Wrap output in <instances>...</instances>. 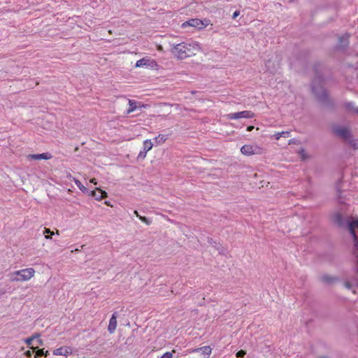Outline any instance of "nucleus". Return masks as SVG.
<instances>
[{
	"instance_id": "cd10ccee",
	"label": "nucleus",
	"mask_w": 358,
	"mask_h": 358,
	"mask_svg": "<svg viewBox=\"0 0 358 358\" xmlns=\"http://www.w3.org/2000/svg\"><path fill=\"white\" fill-rule=\"evenodd\" d=\"M246 354V352L245 350H241L236 352V356L238 358L243 357Z\"/></svg>"
},
{
	"instance_id": "f3484780",
	"label": "nucleus",
	"mask_w": 358,
	"mask_h": 358,
	"mask_svg": "<svg viewBox=\"0 0 358 358\" xmlns=\"http://www.w3.org/2000/svg\"><path fill=\"white\" fill-rule=\"evenodd\" d=\"M29 158L34 160L49 159L51 158V155L48 152L42 154H34L29 155Z\"/></svg>"
},
{
	"instance_id": "a878e982",
	"label": "nucleus",
	"mask_w": 358,
	"mask_h": 358,
	"mask_svg": "<svg viewBox=\"0 0 358 358\" xmlns=\"http://www.w3.org/2000/svg\"><path fill=\"white\" fill-rule=\"evenodd\" d=\"M138 217L147 225H150L152 223V220L145 216L138 215Z\"/></svg>"
},
{
	"instance_id": "72a5a7b5",
	"label": "nucleus",
	"mask_w": 358,
	"mask_h": 358,
	"mask_svg": "<svg viewBox=\"0 0 358 358\" xmlns=\"http://www.w3.org/2000/svg\"><path fill=\"white\" fill-rule=\"evenodd\" d=\"M240 15V12L238 10H236L232 15L233 19H236Z\"/></svg>"
},
{
	"instance_id": "4c0bfd02",
	"label": "nucleus",
	"mask_w": 358,
	"mask_h": 358,
	"mask_svg": "<svg viewBox=\"0 0 358 358\" xmlns=\"http://www.w3.org/2000/svg\"><path fill=\"white\" fill-rule=\"evenodd\" d=\"M336 189H337V192H338V198L340 199L341 198V190L340 189L338 185H336Z\"/></svg>"
},
{
	"instance_id": "c85d7f7f",
	"label": "nucleus",
	"mask_w": 358,
	"mask_h": 358,
	"mask_svg": "<svg viewBox=\"0 0 358 358\" xmlns=\"http://www.w3.org/2000/svg\"><path fill=\"white\" fill-rule=\"evenodd\" d=\"M172 357H173L172 352H166L162 356H161L159 358H172Z\"/></svg>"
},
{
	"instance_id": "0eeeda50",
	"label": "nucleus",
	"mask_w": 358,
	"mask_h": 358,
	"mask_svg": "<svg viewBox=\"0 0 358 358\" xmlns=\"http://www.w3.org/2000/svg\"><path fill=\"white\" fill-rule=\"evenodd\" d=\"M333 132L345 140H350L352 137L350 130L347 127L334 126L332 128Z\"/></svg>"
},
{
	"instance_id": "9d476101",
	"label": "nucleus",
	"mask_w": 358,
	"mask_h": 358,
	"mask_svg": "<svg viewBox=\"0 0 358 358\" xmlns=\"http://www.w3.org/2000/svg\"><path fill=\"white\" fill-rule=\"evenodd\" d=\"M154 146V143L151 140L147 139L143 142V150L140 151L137 159L143 160L145 158L147 152L150 150Z\"/></svg>"
},
{
	"instance_id": "2eb2a0df",
	"label": "nucleus",
	"mask_w": 358,
	"mask_h": 358,
	"mask_svg": "<svg viewBox=\"0 0 358 358\" xmlns=\"http://www.w3.org/2000/svg\"><path fill=\"white\" fill-rule=\"evenodd\" d=\"M72 352V350L69 347H61L57 349H55L53 351V354L55 355H63L66 356L69 354H71Z\"/></svg>"
},
{
	"instance_id": "e433bc0d",
	"label": "nucleus",
	"mask_w": 358,
	"mask_h": 358,
	"mask_svg": "<svg viewBox=\"0 0 358 358\" xmlns=\"http://www.w3.org/2000/svg\"><path fill=\"white\" fill-rule=\"evenodd\" d=\"M270 63H271V61H270V60H268V61H266V62L265 65H266V68H267V70H268V71H270L272 73V72H273V71H272V70H271V69H270V68H269V66H268V64H269Z\"/></svg>"
},
{
	"instance_id": "49530a36",
	"label": "nucleus",
	"mask_w": 358,
	"mask_h": 358,
	"mask_svg": "<svg viewBox=\"0 0 358 358\" xmlns=\"http://www.w3.org/2000/svg\"><path fill=\"white\" fill-rule=\"evenodd\" d=\"M210 241H212V238H210V240L208 241V243H211Z\"/></svg>"
},
{
	"instance_id": "a19ab883",
	"label": "nucleus",
	"mask_w": 358,
	"mask_h": 358,
	"mask_svg": "<svg viewBox=\"0 0 358 358\" xmlns=\"http://www.w3.org/2000/svg\"><path fill=\"white\" fill-rule=\"evenodd\" d=\"M37 342H38V343L40 345H43V341H42L41 339H40V338H38V339L37 340Z\"/></svg>"
},
{
	"instance_id": "1a4fd4ad",
	"label": "nucleus",
	"mask_w": 358,
	"mask_h": 358,
	"mask_svg": "<svg viewBox=\"0 0 358 358\" xmlns=\"http://www.w3.org/2000/svg\"><path fill=\"white\" fill-rule=\"evenodd\" d=\"M157 66L156 62L152 59L142 58L138 60L136 63L135 66L138 67H146L150 69H155Z\"/></svg>"
},
{
	"instance_id": "2f4dec72",
	"label": "nucleus",
	"mask_w": 358,
	"mask_h": 358,
	"mask_svg": "<svg viewBox=\"0 0 358 358\" xmlns=\"http://www.w3.org/2000/svg\"><path fill=\"white\" fill-rule=\"evenodd\" d=\"M299 142L298 140H296V138H292L289 141V143L288 144L289 145H291V144H298Z\"/></svg>"
},
{
	"instance_id": "f8f14e48",
	"label": "nucleus",
	"mask_w": 358,
	"mask_h": 358,
	"mask_svg": "<svg viewBox=\"0 0 358 358\" xmlns=\"http://www.w3.org/2000/svg\"><path fill=\"white\" fill-rule=\"evenodd\" d=\"M117 316H118L117 313L115 312L113 313V315L109 320L108 331H109L110 334L114 333L116 329Z\"/></svg>"
},
{
	"instance_id": "5701e85b",
	"label": "nucleus",
	"mask_w": 358,
	"mask_h": 358,
	"mask_svg": "<svg viewBox=\"0 0 358 358\" xmlns=\"http://www.w3.org/2000/svg\"><path fill=\"white\" fill-rule=\"evenodd\" d=\"M137 108L136 101L135 100L129 99V108L127 111V114L134 111Z\"/></svg>"
},
{
	"instance_id": "c9c22d12",
	"label": "nucleus",
	"mask_w": 358,
	"mask_h": 358,
	"mask_svg": "<svg viewBox=\"0 0 358 358\" xmlns=\"http://www.w3.org/2000/svg\"><path fill=\"white\" fill-rule=\"evenodd\" d=\"M24 355L27 357L30 358L32 355V353L31 352V351L27 350L24 352Z\"/></svg>"
},
{
	"instance_id": "6ab92c4d",
	"label": "nucleus",
	"mask_w": 358,
	"mask_h": 358,
	"mask_svg": "<svg viewBox=\"0 0 358 358\" xmlns=\"http://www.w3.org/2000/svg\"><path fill=\"white\" fill-rule=\"evenodd\" d=\"M195 352H201L202 355L206 356V358H208L211 353V348L210 346H203L194 350Z\"/></svg>"
},
{
	"instance_id": "ddd939ff",
	"label": "nucleus",
	"mask_w": 358,
	"mask_h": 358,
	"mask_svg": "<svg viewBox=\"0 0 358 358\" xmlns=\"http://www.w3.org/2000/svg\"><path fill=\"white\" fill-rule=\"evenodd\" d=\"M257 149L256 146H253L251 145H244L241 148V152L244 155L250 156L255 153V150Z\"/></svg>"
},
{
	"instance_id": "20e7f679",
	"label": "nucleus",
	"mask_w": 358,
	"mask_h": 358,
	"mask_svg": "<svg viewBox=\"0 0 358 358\" xmlns=\"http://www.w3.org/2000/svg\"><path fill=\"white\" fill-rule=\"evenodd\" d=\"M333 222L341 228H346L349 230V224L352 218L344 217L340 212H336L332 215Z\"/></svg>"
},
{
	"instance_id": "423d86ee",
	"label": "nucleus",
	"mask_w": 358,
	"mask_h": 358,
	"mask_svg": "<svg viewBox=\"0 0 358 358\" xmlns=\"http://www.w3.org/2000/svg\"><path fill=\"white\" fill-rule=\"evenodd\" d=\"M349 232L352 236L355 250H358V219H352L349 224Z\"/></svg>"
},
{
	"instance_id": "dca6fc26",
	"label": "nucleus",
	"mask_w": 358,
	"mask_h": 358,
	"mask_svg": "<svg viewBox=\"0 0 358 358\" xmlns=\"http://www.w3.org/2000/svg\"><path fill=\"white\" fill-rule=\"evenodd\" d=\"M91 194L98 201L107 196L106 192H105L101 189H96V190H92Z\"/></svg>"
},
{
	"instance_id": "473e14b6",
	"label": "nucleus",
	"mask_w": 358,
	"mask_h": 358,
	"mask_svg": "<svg viewBox=\"0 0 358 358\" xmlns=\"http://www.w3.org/2000/svg\"><path fill=\"white\" fill-rule=\"evenodd\" d=\"M344 286L345 288L348 289H350L352 287V284L348 282V281H346L345 283H344Z\"/></svg>"
},
{
	"instance_id": "393cba45",
	"label": "nucleus",
	"mask_w": 358,
	"mask_h": 358,
	"mask_svg": "<svg viewBox=\"0 0 358 358\" xmlns=\"http://www.w3.org/2000/svg\"><path fill=\"white\" fill-rule=\"evenodd\" d=\"M298 154L300 155V157L301 158L302 160H306L309 157L308 155L306 153V150L304 148H301L298 151Z\"/></svg>"
},
{
	"instance_id": "f03ea898",
	"label": "nucleus",
	"mask_w": 358,
	"mask_h": 358,
	"mask_svg": "<svg viewBox=\"0 0 358 358\" xmlns=\"http://www.w3.org/2000/svg\"><path fill=\"white\" fill-rule=\"evenodd\" d=\"M199 49L198 44L180 43L173 45L171 52L178 59L182 60L196 55L194 50Z\"/></svg>"
},
{
	"instance_id": "6e6552de",
	"label": "nucleus",
	"mask_w": 358,
	"mask_h": 358,
	"mask_svg": "<svg viewBox=\"0 0 358 358\" xmlns=\"http://www.w3.org/2000/svg\"><path fill=\"white\" fill-rule=\"evenodd\" d=\"M254 116V113L250 110H243L237 113H231L227 115L229 120H238L241 118H252Z\"/></svg>"
},
{
	"instance_id": "ea45409f",
	"label": "nucleus",
	"mask_w": 358,
	"mask_h": 358,
	"mask_svg": "<svg viewBox=\"0 0 358 358\" xmlns=\"http://www.w3.org/2000/svg\"><path fill=\"white\" fill-rule=\"evenodd\" d=\"M254 128H255V127H254V126H248V127H247V131H251Z\"/></svg>"
},
{
	"instance_id": "c756f323",
	"label": "nucleus",
	"mask_w": 358,
	"mask_h": 358,
	"mask_svg": "<svg viewBox=\"0 0 358 358\" xmlns=\"http://www.w3.org/2000/svg\"><path fill=\"white\" fill-rule=\"evenodd\" d=\"M353 252L357 257V267L356 268V273L358 275V250H355V247H353Z\"/></svg>"
},
{
	"instance_id": "aec40b11",
	"label": "nucleus",
	"mask_w": 358,
	"mask_h": 358,
	"mask_svg": "<svg viewBox=\"0 0 358 358\" xmlns=\"http://www.w3.org/2000/svg\"><path fill=\"white\" fill-rule=\"evenodd\" d=\"M31 348L34 352H36V355H35V358H41V356L47 357L49 355V352L48 350H46L45 352L43 349H37L38 348L37 347H36V348L31 347Z\"/></svg>"
},
{
	"instance_id": "bb28decb",
	"label": "nucleus",
	"mask_w": 358,
	"mask_h": 358,
	"mask_svg": "<svg viewBox=\"0 0 358 358\" xmlns=\"http://www.w3.org/2000/svg\"><path fill=\"white\" fill-rule=\"evenodd\" d=\"M44 234L46 238H50L54 233L52 232L50 229L44 228Z\"/></svg>"
},
{
	"instance_id": "4468645a",
	"label": "nucleus",
	"mask_w": 358,
	"mask_h": 358,
	"mask_svg": "<svg viewBox=\"0 0 358 358\" xmlns=\"http://www.w3.org/2000/svg\"><path fill=\"white\" fill-rule=\"evenodd\" d=\"M338 280L339 278L338 277L328 274H324L321 276V281L329 285L333 284Z\"/></svg>"
},
{
	"instance_id": "de8ad7c7",
	"label": "nucleus",
	"mask_w": 358,
	"mask_h": 358,
	"mask_svg": "<svg viewBox=\"0 0 358 358\" xmlns=\"http://www.w3.org/2000/svg\"><path fill=\"white\" fill-rule=\"evenodd\" d=\"M357 286H358V282H357Z\"/></svg>"
},
{
	"instance_id": "79ce46f5",
	"label": "nucleus",
	"mask_w": 358,
	"mask_h": 358,
	"mask_svg": "<svg viewBox=\"0 0 358 358\" xmlns=\"http://www.w3.org/2000/svg\"><path fill=\"white\" fill-rule=\"evenodd\" d=\"M134 213L136 215L137 217H138V215H140L137 210H134Z\"/></svg>"
},
{
	"instance_id": "7c9ffc66",
	"label": "nucleus",
	"mask_w": 358,
	"mask_h": 358,
	"mask_svg": "<svg viewBox=\"0 0 358 358\" xmlns=\"http://www.w3.org/2000/svg\"><path fill=\"white\" fill-rule=\"evenodd\" d=\"M33 341H34V337H29V338L25 339V343L28 345H31V343H32Z\"/></svg>"
},
{
	"instance_id": "b1692460",
	"label": "nucleus",
	"mask_w": 358,
	"mask_h": 358,
	"mask_svg": "<svg viewBox=\"0 0 358 358\" xmlns=\"http://www.w3.org/2000/svg\"><path fill=\"white\" fill-rule=\"evenodd\" d=\"M73 181L75 182L78 187L80 189V190H81L84 193H88V189L86 187H85L80 180L73 178Z\"/></svg>"
},
{
	"instance_id": "9b49d317",
	"label": "nucleus",
	"mask_w": 358,
	"mask_h": 358,
	"mask_svg": "<svg viewBox=\"0 0 358 358\" xmlns=\"http://www.w3.org/2000/svg\"><path fill=\"white\" fill-rule=\"evenodd\" d=\"M350 34H345L338 37V43L336 45V49L338 50H344L349 45Z\"/></svg>"
},
{
	"instance_id": "412c9836",
	"label": "nucleus",
	"mask_w": 358,
	"mask_h": 358,
	"mask_svg": "<svg viewBox=\"0 0 358 358\" xmlns=\"http://www.w3.org/2000/svg\"><path fill=\"white\" fill-rule=\"evenodd\" d=\"M167 139L166 136L164 134H159L157 137L154 138V145H156L164 143Z\"/></svg>"
},
{
	"instance_id": "58836bf2",
	"label": "nucleus",
	"mask_w": 358,
	"mask_h": 358,
	"mask_svg": "<svg viewBox=\"0 0 358 358\" xmlns=\"http://www.w3.org/2000/svg\"><path fill=\"white\" fill-rule=\"evenodd\" d=\"M31 337H34V340L35 338H37V340H38L39 338V337H40V335L38 334H35L32 335Z\"/></svg>"
},
{
	"instance_id": "7ed1b4c3",
	"label": "nucleus",
	"mask_w": 358,
	"mask_h": 358,
	"mask_svg": "<svg viewBox=\"0 0 358 358\" xmlns=\"http://www.w3.org/2000/svg\"><path fill=\"white\" fill-rule=\"evenodd\" d=\"M35 271L32 268H24L13 272L10 275L11 281L23 282L29 280L34 276Z\"/></svg>"
},
{
	"instance_id": "a18cd8bd",
	"label": "nucleus",
	"mask_w": 358,
	"mask_h": 358,
	"mask_svg": "<svg viewBox=\"0 0 358 358\" xmlns=\"http://www.w3.org/2000/svg\"><path fill=\"white\" fill-rule=\"evenodd\" d=\"M210 241H212V238H210V240L208 241V243H211Z\"/></svg>"
},
{
	"instance_id": "a211bd4d",
	"label": "nucleus",
	"mask_w": 358,
	"mask_h": 358,
	"mask_svg": "<svg viewBox=\"0 0 358 358\" xmlns=\"http://www.w3.org/2000/svg\"><path fill=\"white\" fill-rule=\"evenodd\" d=\"M344 107L348 112H354L358 114V107L355 106V103L352 101H346L344 103Z\"/></svg>"
},
{
	"instance_id": "f704fd0d",
	"label": "nucleus",
	"mask_w": 358,
	"mask_h": 358,
	"mask_svg": "<svg viewBox=\"0 0 358 358\" xmlns=\"http://www.w3.org/2000/svg\"><path fill=\"white\" fill-rule=\"evenodd\" d=\"M350 141V143L355 148H357V143H356V141L355 140H349Z\"/></svg>"
},
{
	"instance_id": "f257e3e1",
	"label": "nucleus",
	"mask_w": 358,
	"mask_h": 358,
	"mask_svg": "<svg viewBox=\"0 0 358 358\" xmlns=\"http://www.w3.org/2000/svg\"><path fill=\"white\" fill-rule=\"evenodd\" d=\"M320 66V63L315 64L314 66L315 75L312 80L311 92L320 104L329 108H334V101L330 98L327 90L324 86V78L319 71Z\"/></svg>"
},
{
	"instance_id": "39448f33",
	"label": "nucleus",
	"mask_w": 358,
	"mask_h": 358,
	"mask_svg": "<svg viewBox=\"0 0 358 358\" xmlns=\"http://www.w3.org/2000/svg\"><path fill=\"white\" fill-rule=\"evenodd\" d=\"M208 24V20H201L198 18L190 19L187 21H185L182 24V28H186L187 27H192L195 29H201L205 28Z\"/></svg>"
},
{
	"instance_id": "4be33fe9",
	"label": "nucleus",
	"mask_w": 358,
	"mask_h": 358,
	"mask_svg": "<svg viewBox=\"0 0 358 358\" xmlns=\"http://www.w3.org/2000/svg\"><path fill=\"white\" fill-rule=\"evenodd\" d=\"M290 135H291V133L289 131H281V132L275 133L273 135V138L275 140H279L280 137L289 138L290 136Z\"/></svg>"
},
{
	"instance_id": "37998d69",
	"label": "nucleus",
	"mask_w": 358,
	"mask_h": 358,
	"mask_svg": "<svg viewBox=\"0 0 358 358\" xmlns=\"http://www.w3.org/2000/svg\"><path fill=\"white\" fill-rule=\"evenodd\" d=\"M318 358H328V357L326 356H321V357H319Z\"/></svg>"
},
{
	"instance_id": "c03bdc74",
	"label": "nucleus",
	"mask_w": 358,
	"mask_h": 358,
	"mask_svg": "<svg viewBox=\"0 0 358 358\" xmlns=\"http://www.w3.org/2000/svg\"><path fill=\"white\" fill-rule=\"evenodd\" d=\"M94 180H95V179H92V180H91V181H92V182H94Z\"/></svg>"
}]
</instances>
